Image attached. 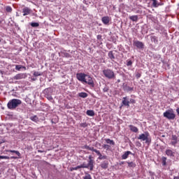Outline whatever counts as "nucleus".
Listing matches in <instances>:
<instances>
[{
	"label": "nucleus",
	"instance_id": "6ab92c4d",
	"mask_svg": "<svg viewBox=\"0 0 179 179\" xmlns=\"http://www.w3.org/2000/svg\"><path fill=\"white\" fill-rule=\"evenodd\" d=\"M30 120L33 121L34 122H38V117H37V115L31 116Z\"/></svg>",
	"mask_w": 179,
	"mask_h": 179
},
{
	"label": "nucleus",
	"instance_id": "58836bf2",
	"mask_svg": "<svg viewBox=\"0 0 179 179\" xmlns=\"http://www.w3.org/2000/svg\"><path fill=\"white\" fill-rule=\"evenodd\" d=\"M103 92H104V93L108 92V88L107 87H105L103 89Z\"/></svg>",
	"mask_w": 179,
	"mask_h": 179
},
{
	"label": "nucleus",
	"instance_id": "a19ab883",
	"mask_svg": "<svg viewBox=\"0 0 179 179\" xmlns=\"http://www.w3.org/2000/svg\"><path fill=\"white\" fill-rule=\"evenodd\" d=\"M80 126H81V127H83V128L87 127V125L86 124V123H82V124H80Z\"/></svg>",
	"mask_w": 179,
	"mask_h": 179
},
{
	"label": "nucleus",
	"instance_id": "c9c22d12",
	"mask_svg": "<svg viewBox=\"0 0 179 179\" xmlns=\"http://www.w3.org/2000/svg\"><path fill=\"white\" fill-rule=\"evenodd\" d=\"M83 179H92V176L90 174H87L83 177Z\"/></svg>",
	"mask_w": 179,
	"mask_h": 179
},
{
	"label": "nucleus",
	"instance_id": "dca6fc26",
	"mask_svg": "<svg viewBox=\"0 0 179 179\" xmlns=\"http://www.w3.org/2000/svg\"><path fill=\"white\" fill-rule=\"evenodd\" d=\"M152 1L153 8H158L160 6V3L157 1V0H151Z\"/></svg>",
	"mask_w": 179,
	"mask_h": 179
},
{
	"label": "nucleus",
	"instance_id": "6e6d98bb",
	"mask_svg": "<svg viewBox=\"0 0 179 179\" xmlns=\"http://www.w3.org/2000/svg\"><path fill=\"white\" fill-rule=\"evenodd\" d=\"M0 43H1V39H0Z\"/></svg>",
	"mask_w": 179,
	"mask_h": 179
},
{
	"label": "nucleus",
	"instance_id": "ea45409f",
	"mask_svg": "<svg viewBox=\"0 0 179 179\" xmlns=\"http://www.w3.org/2000/svg\"><path fill=\"white\" fill-rule=\"evenodd\" d=\"M176 144H177V139H174V141L171 142V145H175Z\"/></svg>",
	"mask_w": 179,
	"mask_h": 179
},
{
	"label": "nucleus",
	"instance_id": "39448f33",
	"mask_svg": "<svg viewBox=\"0 0 179 179\" xmlns=\"http://www.w3.org/2000/svg\"><path fill=\"white\" fill-rule=\"evenodd\" d=\"M84 83H87V85H90V86H92V87H94V81H93V78L89 75L85 76Z\"/></svg>",
	"mask_w": 179,
	"mask_h": 179
},
{
	"label": "nucleus",
	"instance_id": "9b49d317",
	"mask_svg": "<svg viewBox=\"0 0 179 179\" xmlns=\"http://www.w3.org/2000/svg\"><path fill=\"white\" fill-rule=\"evenodd\" d=\"M129 155H132V152L131 151H127L124 153V155H122V159L123 160H127V159H128V157L129 156Z\"/></svg>",
	"mask_w": 179,
	"mask_h": 179
},
{
	"label": "nucleus",
	"instance_id": "393cba45",
	"mask_svg": "<svg viewBox=\"0 0 179 179\" xmlns=\"http://www.w3.org/2000/svg\"><path fill=\"white\" fill-rule=\"evenodd\" d=\"M151 41L155 43H157V37H156L155 36H151Z\"/></svg>",
	"mask_w": 179,
	"mask_h": 179
},
{
	"label": "nucleus",
	"instance_id": "de8ad7c7",
	"mask_svg": "<svg viewBox=\"0 0 179 179\" xmlns=\"http://www.w3.org/2000/svg\"><path fill=\"white\" fill-rule=\"evenodd\" d=\"M103 148H108V145H104Z\"/></svg>",
	"mask_w": 179,
	"mask_h": 179
},
{
	"label": "nucleus",
	"instance_id": "9d476101",
	"mask_svg": "<svg viewBox=\"0 0 179 179\" xmlns=\"http://www.w3.org/2000/svg\"><path fill=\"white\" fill-rule=\"evenodd\" d=\"M101 20H102V22L103 23V24H108V23H110V20H111V19L108 16H105L101 18Z\"/></svg>",
	"mask_w": 179,
	"mask_h": 179
},
{
	"label": "nucleus",
	"instance_id": "a211bd4d",
	"mask_svg": "<svg viewBox=\"0 0 179 179\" xmlns=\"http://www.w3.org/2000/svg\"><path fill=\"white\" fill-rule=\"evenodd\" d=\"M130 130H131L132 132H138V127L134 126V125H129Z\"/></svg>",
	"mask_w": 179,
	"mask_h": 179
},
{
	"label": "nucleus",
	"instance_id": "a18cd8bd",
	"mask_svg": "<svg viewBox=\"0 0 179 179\" xmlns=\"http://www.w3.org/2000/svg\"><path fill=\"white\" fill-rule=\"evenodd\" d=\"M97 38H101V36L98 35V36H97Z\"/></svg>",
	"mask_w": 179,
	"mask_h": 179
},
{
	"label": "nucleus",
	"instance_id": "f3484780",
	"mask_svg": "<svg viewBox=\"0 0 179 179\" xmlns=\"http://www.w3.org/2000/svg\"><path fill=\"white\" fill-rule=\"evenodd\" d=\"M86 114L89 117H94V110H87Z\"/></svg>",
	"mask_w": 179,
	"mask_h": 179
},
{
	"label": "nucleus",
	"instance_id": "412c9836",
	"mask_svg": "<svg viewBox=\"0 0 179 179\" xmlns=\"http://www.w3.org/2000/svg\"><path fill=\"white\" fill-rule=\"evenodd\" d=\"M79 97H82V99H86L87 97V93L86 92H80L78 94Z\"/></svg>",
	"mask_w": 179,
	"mask_h": 179
},
{
	"label": "nucleus",
	"instance_id": "7ed1b4c3",
	"mask_svg": "<svg viewBox=\"0 0 179 179\" xmlns=\"http://www.w3.org/2000/svg\"><path fill=\"white\" fill-rule=\"evenodd\" d=\"M163 115L165 118H167V120H174V118H176V114H174L173 109L167 110L164 113Z\"/></svg>",
	"mask_w": 179,
	"mask_h": 179
},
{
	"label": "nucleus",
	"instance_id": "2eb2a0df",
	"mask_svg": "<svg viewBox=\"0 0 179 179\" xmlns=\"http://www.w3.org/2000/svg\"><path fill=\"white\" fill-rule=\"evenodd\" d=\"M79 169H87V166L86 164H82L81 165L77 166L76 167L73 168V170H78Z\"/></svg>",
	"mask_w": 179,
	"mask_h": 179
},
{
	"label": "nucleus",
	"instance_id": "4468645a",
	"mask_svg": "<svg viewBox=\"0 0 179 179\" xmlns=\"http://www.w3.org/2000/svg\"><path fill=\"white\" fill-rule=\"evenodd\" d=\"M166 155H167L169 157H174V152L171 150H166Z\"/></svg>",
	"mask_w": 179,
	"mask_h": 179
},
{
	"label": "nucleus",
	"instance_id": "423d86ee",
	"mask_svg": "<svg viewBox=\"0 0 179 179\" xmlns=\"http://www.w3.org/2000/svg\"><path fill=\"white\" fill-rule=\"evenodd\" d=\"M86 76L87 74H85L83 73H78L76 74V78L78 80H79L80 82H82L83 83H85Z\"/></svg>",
	"mask_w": 179,
	"mask_h": 179
},
{
	"label": "nucleus",
	"instance_id": "c03bdc74",
	"mask_svg": "<svg viewBox=\"0 0 179 179\" xmlns=\"http://www.w3.org/2000/svg\"><path fill=\"white\" fill-rule=\"evenodd\" d=\"M173 179H179V177H178V176H175V177L173 178Z\"/></svg>",
	"mask_w": 179,
	"mask_h": 179
},
{
	"label": "nucleus",
	"instance_id": "f704fd0d",
	"mask_svg": "<svg viewBox=\"0 0 179 179\" xmlns=\"http://www.w3.org/2000/svg\"><path fill=\"white\" fill-rule=\"evenodd\" d=\"M6 12H12V7H10V6H7V7L6 8Z\"/></svg>",
	"mask_w": 179,
	"mask_h": 179
},
{
	"label": "nucleus",
	"instance_id": "603ef678",
	"mask_svg": "<svg viewBox=\"0 0 179 179\" xmlns=\"http://www.w3.org/2000/svg\"><path fill=\"white\" fill-rule=\"evenodd\" d=\"M120 82H121L120 80H117V83H120Z\"/></svg>",
	"mask_w": 179,
	"mask_h": 179
},
{
	"label": "nucleus",
	"instance_id": "20e7f679",
	"mask_svg": "<svg viewBox=\"0 0 179 179\" xmlns=\"http://www.w3.org/2000/svg\"><path fill=\"white\" fill-rule=\"evenodd\" d=\"M103 73L108 79H114V78H115V74L111 69H105L103 71Z\"/></svg>",
	"mask_w": 179,
	"mask_h": 179
},
{
	"label": "nucleus",
	"instance_id": "0eeeda50",
	"mask_svg": "<svg viewBox=\"0 0 179 179\" xmlns=\"http://www.w3.org/2000/svg\"><path fill=\"white\" fill-rule=\"evenodd\" d=\"M134 45H135V47L138 48L139 50H143V48L145 47L143 43L139 41H134Z\"/></svg>",
	"mask_w": 179,
	"mask_h": 179
},
{
	"label": "nucleus",
	"instance_id": "5fc2aeb1",
	"mask_svg": "<svg viewBox=\"0 0 179 179\" xmlns=\"http://www.w3.org/2000/svg\"><path fill=\"white\" fill-rule=\"evenodd\" d=\"M17 16H19L18 14H17Z\"/></svg>",
	"mask_w": 179,
	"mask_h": 179
},
{
	"label": "nucleus",
	"instance_id": "1a4fd4ad",
	"mask_svg": "<svg viewBox=\"0 0 179 179\" xmlns=\"http://www.w3.org/2000/svg\"><path fill=\"white\" fill-rule=\"evenodd\" d=\"M27 77L24 73H19L14 76L15 80H20V79H24Z\"/></svg>",
	"mask_w": 179,
	"mask_h": 179
},
{
	"label": "nucleus",
	"instance_id": "7c9ffc66",
	"mask_svg": "<svg viewBox=\"0 0 179 179\" xmlns=\"http://www.w3.org/2000/svg\"><path fill=\"white\" fill-rule=\"evenodd\" d=\"M41 75H43V73H41V72H38V71L34 72V76L35 77L41 76Z\"/></svg>",
	"mask_w": 179,
	"mask_h": 179
},
{
	"label": "nucleus",
	"instance_id": "3c124183",
	"mask_svg": "<svg viewBox=\"0 0 179 179\" xmlns=\"http://www.w3.org/2000/svg\"><path fill=\"white\" fill-rule=\"evenodd\" d=\"M11 159H17V157H11Z\"/></svg>",
	"mask_w": 179,
	"mask_h": 179
},
{
	"label": "nucleus",
	"instance_id": "ddd939ff",
	"mask_svg": "<svg viewBox=\"0 0 179 179\" xmlns=\"http://www.w3.org/2000/svg\"><path fill=\"white\" fill-rule=\"evenodd\" d=\"M122 104L124 106H127V107H129V99H128V97L125 96L123 98Z\"/></svg>",
	"mask_w": 179,
	"mask_h": 179
},
{
	"label": "nucleus",
	"instance_id": "72a5a7b5",
	"mask_svg": "<svg viewBox=\"0 0 179 179\" xmlns=\"http://www.w3.org/2000/svg\"><path fill=\"white\" fill-rule=\"evenodd\" d=\"M128 166L129 167H135L136 164H135L134 162H128Z\"/></svg>",
	"mask_w": 179,
	"mask_h": 179
},
{
	"label": "nucleus",
	"instance_id": "6e6552de",
	"mask_svg": "<svg viewBox=\"0 0 179 179\" xmlns=\"http://www.w3.org/2000/svg\"><path fill=\"white\" fill-rule=\"evenodd\" d=\"M89 162L87 164H85V166H87V169H89L90 167V171H92L93 170V168L94 167V166L93 165L94 162L93 161V159H92V156L89 157Z\"/></svg>",
	"mask_w": 179,
	"mask_h": 179
},
{
	"label": "nucleus",
	"instance_id": "f257e3e1",
	"mask_svg": "<svg viewBox=\"0 0 179 179\" xmlns=\"http://www.w3.org/2000/svg\"><path fill=\"white\" fill-rule=\"evenodd\" d=\"M20 104H22V101L20 99H13L8 101L7 107L9 110H15V108L19 107Z\"/></svg>",
	"mask_w": 179,
	"mask_h": 179
},
{
	"label": "nucleus",
	"instance_id": "5701e85b",
	"mask_svg": "<svg viewBox=\"0 0 179 179\" xmlns=\"http://www.w3.org/2000/svg\"><path fill=\"white\" fill-rule=\"evenodd\" d=\"M7 152H10V153H15L18 157H20V152H19V151L8 150Z\"/></svg>",
	"mask_w": 179,
	"mask_h": 179
},
{
	"label": "nucleus",
	"instance_id": "8fccbe9b",
	"mask_svg": "<svg viewBox=\"0 0 179 179\" xmlns=\"http://www.w3.org/2000/svg\"><path fill=\"white\" fill-rule=\"evenodd\" d=\"M136 143H137V145H139V146H141V143L140 142H137Z\"/></svg>",
	"mask_w": 179,
	"mask_h": 179
},
{
	"label": "nucleus",
	"instance_id": "4be33fe9",
	"mask_svg": "<svg viewBox=\"0 0 179 179\" xmlns=\"http://www.w3.org/2000/svg\"><path fill=\"white\" fill-rule=\"evenodd\" d=\"M129 20H132V22H137L138 21V15H131L129 17Z\"/></svg>",
	"mask_w": 179,
	"mask_h": 179
},
{
	"label": "nucleus",
	"instance_id": "b1692460",
	"mask_svg": "<svg viewBox=\"0 0 179 179\" xmlns=\"http://www.w3.org/2000/svg\"><path fill=\"white\" fill-rule=\"evenodd\" d=\"M99 160H104L107 159V156L100 154L98 157Z\"/></svg>",
	"mask_w": 179,
	"mask_h": 179
},
{
	"label": "nucleus",
	"instance_id": "e433bc0d",
	"mask_svg": "<svg viewBox=\"0 0 179 179\" xmlns=\"http://www.w3.org/2000/svg\"><path fill=\"white\" fill-rule=\"evenodd\" d=\"M131 65H132V61L131 60L127 61V66H131Z\"/></svg>",
	"mask_w": 179,
	"mask_h": 179
},
{
	"label": "nucleus",
	"instance_id": "c756f323",
	"mask_svg": "<svg viewBox=\"0 0 179 179\" xmlns=\"http://www.w3.org/2000/svg\"><path fill=\"white\" fill-rule=\"evenodd\" d=\"M31 26L32 27H38V26H40V24H38V22H31Z\"/></svg>",
	"mask_w": 179,
	"mask_h": 179
},
{
	"label": "nucleus",
	"instance_id": "473e14b6",
	"mask_svg": "<svg viewBox=\"0 0 179 179\" xmlns=\"http://www.w3.org/2000/svg\"><path fill=\"white\" fill-rule=\"evenodd\" d=\"M2 159H6L7 160H9L10 159V157H9L8 156L0 155V160Z\"/></svg>",
	"mask_w": 179,
	"mask_h": 179
},
{
	"label": "nucleus",
	"instance_id": "864d4df0",
	"mask_svg": "<svg viewBox=\"0 0 179 179\" xmlns=\"http://www.w3.org/2000/svg\"><path fill=\"white\" fill-rule=\"evenodd\" d=\"M129 90H132V88H129Z\"/></svg>",
	"mask_w": 179,
	"mask_h": 179
},
{
	"label": "nucleus",
	"instance_id": "49530a36",
	"mask_svg": "<svg viewBox=\"0 0 179 179\" xmlns=\"http://www.w3.org/2000/svg\"><path fill=\"white\" fill-rule=\"evenodd\" d=\"M136 76L137 78H141V74H137Z\"/></svg>",
	"mask_w": 179,
	"mask_h": 179
},
{
	"label": "nucleus",
	"instance_id": "f03ea898",
	"mask_svg": "<svg viewBox=\"0 0 179 179\" xmlns=\"http://www.w3.org/2000/svg\"><path fill=\"white\" fill-rule=\"evenodd\" d=\"M149 136H150L149 132L145 131L143 134H141L138 136V139L141 141H145V143H149V142H150Z\"/></svg>",
	"mask_w": 179,
	"mask_h": 179
},
{
	"label": "nucleus",
	"instance_id": "bb28decb",
	"mask_svg": "<svg viewBox=\"0 0 179 179\" xmlns=\"http://www.w3.org/2000/svg\"><path fill=\"white\" fill-rule=\"evenodd\" d=\"M106 143H109V145H114V141L110 140V138L106 139Z\"/></svg>",
	"mask_w": 179,
	"mask_h": 179
},
{
	"label": "nucleus",
	"instance_id": "aec40b11",
	"mask_svg": "<svg viewBox=\"0 0 179 179\" xmlns=\"http://www.w3.org/2000/svg\"><path fill=\"white\" fill-rule=\"evenodd\" d=\"M101 167L102 169H107L108 167V162H103L101 164Z\"/></svg>",
	"mask_w": 179,
	"mask_h": 179
},
{
	"label": "nucleus",
	"instance_id": "09e8293b",
	"mask_svg": "<svg viewBox=\"0 0 179 179\" xmlns=\"http://www.w3.org/2000/svg\"><path fill=\"white\" fill-rule=\"evenodd\" d=\"M176 112H177L178 114L179 115V108L176 110Z\"/></svg>",
	"mask_w": 179,
	"mask_h": 179
},
{
	"label": "nucleus",
	"instance_id": "79ce46f5",
	"mask_svg": "<svg viewBox=\"0 0 179 179\" xmlns=\"http://www.w3.org/2000/svg\"><path fill=\"white\" fill-rule=\"evenodd\" d=\"M31 80H37V78H31Z\"/></svg>",
	"mask_w": 179,
	"mask_h": 179
},
{
	"label": "nucleus",
	"instance_id": "2f4dec72",
	"mask_svg": "<svg viewBox=\"0 0 179 179\" xmlns=\"http://www.w3.org/2000/svg\"><path fill=\"white\" fill-rule=\"evenodd\" d=\"M166 160H167V158L166 157H162V165L166 166V164H167Z\"/></svg>",
	"mask_w": 179,
	"mask_h": 179
},
{
	"label": "nucleus",
	"instance_id": "4c0bfd02",
	"mask_svg": "<svg viewBox=\"0 0 179 179\" xmlns=\"http://www.w3.org/2000/svg\"><path fill=\"white\" fill-rule=\"evenodd\" d=\"M94 152H95V153H96V155L99 156V155H101V153L100 152V151H99V150H94Z\"/></svg>",
	"mask_w": 179,
	"mask_h": 179
},
{
	"label": "nucleus",
	"instance_id": "c85d7f7f",
	"mask_svg": "<svg viewBox=\"0 0 179 179\" xmlns=\"http://www.w3.org/2000/svg\"><path fill=\"white\" fill-rule=\"evenodd\" d=\"M108 57L110 58V59H114L115 57H114V54H113V52L110 51L108 52Z\"/></svg>",
	"mask_w": 179,
	"mask_h": 179
},
{
	"label": "nucleus",
	"instance_id": "37998d69",
	"mask_svg": "<svg viewBox=\"0 0 179 179\" xmlns=\"http://www.w3.org/2000/svg\"><path fill=\"white\" fill-rule=\"evenodd\" d=\"M48 99L49 100H52V96H50L48 97Z\"/></svg>",
	"mask_w": 179,
	"mask_h": 179
},
{
	"label": "nucleus",
	"instance_id": "f8f14e48",
	"mask_svg": "<svg viewBox=\"0 0 179 179\" xmlns=\"http://www.w3.org/2000/svg\"><path fill=\"white\" fill-rule=\"evenodd\" d=\"M22 12L24 13L23 16H27V15H30V12H31V10L30 8L27 7L22 9Z\"/></svg>",
	"mask_w": 179,
	"mask_h": 179
},
{
	"label": "nucleus",
	"instance_id": "cd10ccee",
	"mask_svg": "<svg viewBox=\"0 0 179 179\" xmlns=\"http://www.w3.org/2000/svg\"><path fill=\"white\" fill-rule=\"evenodd\" d=\"M22 68H24V69H26V67H24L23 66H20V65L15 66L16 71H20V69H22Z\"/></svg>",
	"mask_w": 179,
	"mask_h": 179
},
{
	"label": "nucleus",
	"instance_id": "a878e982",
	"mask_svg": "<svg viewBox=\"0 0 179 179\" xmlns=\"http://www.w3.org/2000/svg\"><path fill=\"white\" fill-rule=\"evenodd\" d=\"M85 149H87V150H92V152H94L95 149L93 147H90L89 145H85Z\"/></svg>",
	"mask_w": 179,
	"mask_h": 179
}]
</instances>
